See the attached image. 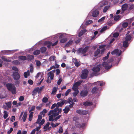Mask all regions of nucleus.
Masks as SVG:
<instances>
[{"label": "nucleus", "instance_id": "obj_1", "mask_svg": "<svg viewBox=\"0 0 134 134\" xmlns=\"http://www.w3.org/2000/svg\"><path fill=\"white\" fill-rule=\"evenodd\" d=\"M61 102H59L57 103V106L53 110H51L48 113V116L52 114L54 117L58 116L59 114L60 113L62 112V109H59V107H62L65 103V101H66L64 99H62Z\"/></svg>", "mask_w": 134, "mask_h": 134}, {"label": "nucleus", "instance_id": "obj_2", "mask_svg": "<svg viewBox=\"0 0 134 134\" xmlns=\"http://www.w3.org/2000/svg\"><path fill=\"white\" fill-rule=\"evenodd\" d=\"M6 86L8 90L11 92L12 94H15L16 93V88L13 85L8 83L7 84Z\"/></svg>", "mask_w": 134, "mask_h": 134}, {"label": "nucleus", "instance_id": "obj_3", "mask_svg": "<svg viewBox=\"0 0 134 134\" xmlns=\"http://www.w3.org/2000/svg\"><path fill=\"white\" fill-rule=\"evenodd\" d=\"M88 73V71L87 70H84L82 71V73L80 76L81 78L82 79H86L87 77Z\"/></svg>", "mask_w": 134, "mask_h": 134}, {"label": "nucleus", "instance_id": "obj_4", "mask_svg": "<svg viewBox=\"0 0 134 134\" xmlns=\"http://www.w3.org/2000/svg\"><path fill=\"white\" fill-rule=\"evenodd\" d=\"M89 48V47L86 46L83 49L81 48H80L77 50V53L78 54L81 53L82 54H85L87 52Z\"/></svg>", "mask_w": 134, "mask_h": 134}, {"label": "nucleus", "instance_id": "obj_5", "mask_svg": "<svg viewBox=\"0 0 134 134\" xmlns=\"http://www.w3.org/2000/svg\"><path fill=\"white\" fill-rule=\"evenodd\" d=\"M76 113L81 115H85L88 113L87 110L79 109L76 111Z\"/></svg>", "mask_w": 134, "mask_h": 134}, {"label": "nucleus", "instance_id": "obj_6", "mask_svg": "<svg viewBox=\"0 0 134 134\" xmlns=\"http://www.w3.org/2000/svg\"><path fill=\"white\" fill-rule=\"evenodd\" d=\"M12 76L14 80H19L20 78V75L18 72H14Z\"/></svg>", "mask_w": 134, "mask_h": 134}, {"label": "nucleus", "instance_id": "obj_7", "mask_svg": "<svg viewBox=\"0 0 134 134\" xmlns=\"http://www.w3.org/2000/svg\"><path fill=\"white\" fill-rule=\"evenodd\" d=\"M111 54L113 55L116 54L118 56H120L121 54V51H120V52L119 53V50L118 49H114L113 51L111 52Z\"/></svg>", "mask_w": 134, "mask_h": 134}, {"label": "nucleus", "instance_id": "obj_8", "mask_svg": "<svg viewBox=\"0 0 134 134\" xmlns=\"http://www.w3.org/2000/svg\"><path fill=\"white\" fill-rule=\"evenodd\" d=\"M88 91L87 90H82L80 93V95L82 97H85L88 94Z\"/></svg>", "mask_w": 134, "mask_h": 134}, {"label": "nucleus", "instance_id": "obj_9", "mask_svg": "<svg viewBox=\"0 0 134 134\" xmlns=\"http://www.w3.org/2000/svg\"><path fill=\"white\" fill-rule=\"evenodd\" d=\"M102 65L106 69H109L112 66L111 65H109L108 63L105 62L103 63Z\"/></svg>", "mask_w": 134, "mask_h": 134}, {"label": "nucleus", "instance_id": "obj_10", "mask_svg": "<svg viewBox=\"0 0 134 134\" xmlns=\"http://www.w3.org/2000/svg\"><path fill=\"white\" fill-rule=\"evenodd\" d=\"M93 103L92 102L86 101L83 103V104L85 106L87 107L93 105Z\"/></svg>", "mask_w": 134, "mask_h": 134}, {"label": "nucleus", "instance_id": "obj_11", "mask_svg": "<svg viewBox=\"0 0 134 134\" xmlns=\"http://www.w3.org/2000/svg\"><path fill=\"white\" fill-rule=\"evenodd\" d=\"M92 70L95 73H97L99 72L100 70V68L97 66H94L93 67L92 69Z\"/></svg>", "mask_w": 134, "mask_h": 134}, {"label": "nucleus", "instance_id": "obj_12", "mask_svg": "<svg viewBox=\"0 0 134 134\" xmlns=\"http://www.w3.org/2000/svg\"><path fill=\"white\" fill-rule=\"evenodd\" d=\"M85 124L84 123H83L81 124L77 122L76 124V127L79 128H83L85 126Z\"/></svg>", "mask_w": 134, "mask_h": 134}, {"label": "nucleus", "instance_id": "obj_13", "mask_svg": "<svg viewBox=\"0 0 134 134\" xmlns=\"http://www.w3.org/2000/svg\"><path fill=\"white\" fill-rule=\"evenodd\" d=\"M125 35L126 37L125 38V40L127 41L128 42L129 41H130L132 38L131 36L130 35H129L128 33H127V34H126Z\"/></svg>", "mask_w": 134, "mask_h": 134}, {"label": "nucleus", "instance_id": "obj_14", "mask_svg": "<svg viewBox=\"0 0 134 134\" xmlns=\"http://www.w3.org/2000/svg\"><path fill=\"white\" fill-rule=\"evenodd\" d=\"M39 90V87H37L36 88H35L32 92V95L33 96H35L36 95L38 92V90Z\"/></svg>", "mask_w": 134, "mask_h": 134}, {"label": "nucleus", "instance_id": "obj_15", "mask_svg": "<svg viewBox=\"0 0 134 134\" xmlns=\"http://www.w3.org/2000/svg\"><path fill=\"white\" fill-rule=\"evenodd\" d=\"M99 13V12L97 10H95L92 12V15L93 17H96L98 16Z\"/></svg>", "mask_w": 134, "mask_h": 134}, {"label": "nucleus", "instance_id": "obj_16", "mask_svg": "<svg viewBox=\"0 0 134 134\" xmlns=\"http://www.w3.org/2000/svg\"><path fill=\"white\" fill-rule=\"evenodd\" d=\"M98 89L97 87H94L92 89L91 92L93 94L96 93L98 92Z\"/></svg>", "mask_w": 134, "mask_h": 134}, {"label": "nucleus", "instance_id": "obj_17", "mask_svg": "<svg viewBox=\"0 0 134 134\" xmlns=\"http://www.w3.org/2000/svg\"><path fill=\"white\" fill-rule=\"evenodd\" d=\"M100 52V50L99 49H97L94 52V57H97Z\"/></svg>", "mask_w": 134, "mask_h": 134}, {"label": "nucleus", "instance_id": "obj_18", "mask_svg": "<svg viewBox=\"0 0 134 134\" xmlns=\"http://www.w3.org/2000/svg\"><path fill=\"white\" fill-rule=\"evenodd\" d=\"M34 58V56L33 55H29L27 56V60L29 61H31Z\"/></svg>", "mask_w": 134, "mask_h": 134}, {"label": "nucleus", "instance_id": "obj_19", "mask_svg": "<svg viewBox=\"0 0 134 134\" xmlns=\"http://www.w3.org/2000/svg\"><path fill=\"white\" fill-rule=\"evenodd\" d=\"M128 7V5L127 4H125L122 5V9L123 11H124L126 10Z\"/></svg>", "mask_w": 134, "mask_h": 134}, {"label": "nucleus", "instance_id": "obj_20", "mask_svg": "<svg viewBox=\"0 0 134 134\" xmlns=\"http://www.w3.org/2000/svg\"><path fill=\"white\" fill-rule=\"evenodd\" d=\"M47 110L46 109H44L40 113V114L42 116H42L43 117L45 116V114L47 112Z\"/></svg>", "mask_w": 134, "mask_h": 134}, {"label": "nucleus", "instance_id": "obj_21", "mask_svg": "<svg viewBox=\"0 0 134 134\" xmlns=\"http://www.w3.org/2000/svg\"><path fill=\"white\" fill-rule=\"evenodd\" d=\"M129 43H128V41L125 40L123 42V46L124 47H127L129 44Z\"/></svg>", "mask_w": 134, "mask_h": 134}, {"label": "nucleus", "instance_id": "obj_22", "mask_svg": "<svg viewBox=\"0 0 134 134\" xmlns=\"http://www.w3.org/2000/svg\"><path fill=\"white\" fill-rule=\"evenodd\" d=\"M86 31V29L83 30H81L79 33V37H80L81 36L83 35Z\"/></svg>", "mask_w": 134, "mask_h": 134}, {"label": "nucleus", "instance_id": "obj_23", "mask_svg": "<svg viewBox=\"0 0 134 134\" xmlns=\"http://www.w3.org/2000/svg\"><path fill=\"white\" fill-rule=\"evenodd\" d=\"M30 74V71L29 70H27L26 72H24V77L26 78L27 77L29 76Z\"/></svg>", "mask_w": 134, "mask_h": 134}, {"label": "nucleus", "instance_id": "obj_24", "mask_svg": "<svg viewBox=\"0 0 134 134\" xmlns=\"http://www.w3.org/2000/svg\"><path fill=\"white\" fill-rule=\"evenodd\" d=\"M18 58L19 59L21 60H27V57L23 55H21L19 56L18 57Z\"/></svg>", "mask_w": 134, "mask_h": 134}, {"label": "nucleus", "instance_id": "obj_25", "mask_svg": "<svg viewBox=\"0 0 134 134\" xmlns=\"http://www.w3.org/2000/svg\"><path fill=\"white\" fill-rule=\"evenodd\" d=\"M63 111H64V113L65 114H66L70 110V108L69 107L67 106H66L65 108L63 109Z\"/></svg>", "mask_w": 134, "mask_h": 134}, {"label": "nucleus", "instance_id": "obj_26", "mask_svg": "<svg viewBox=\"0 0 134 134\" xmlns=\"http://www.w3.org/2000/svg\"><path fill=\"white\" fill-rule=\"evenodd\" d=\"M29 120L30 121H31L32 120V119L33 117V115L34 114L33 112H31L29 113Z\"/></svg>", "mask_w": 134, "mask_h": 134}, {"label": "nucleus", "instance_id": "obj_27", "mask_svg": "<svg viewBox=\"0 0 134 134\" xmlns=\"http://www.w3.org/2000/svg\"><path fill=\"white\" fill-rule=\"evenodd\" d=\"M27 117V112L25 111L24 113L22 118L23 119V121L25 122L26 119Z\"/></svg>", "mask_w": 134, "mask_h": 134}, {"label": "nucleus", "instance_id": "obj_28", "mask_svg": "<svg viewBox=\"0 0 134 134\" xmlns=\"http://www.w3.org/2000/svg\"><path fill=\"white\" fill-rule=\"evenodd\" d=\"M73 41L71 40H70L69 41L65 44V46L66 47H68L69 45L72 44Z\"/></svg>", "mask_w": 134, "mask_h": 134}, {"label": "nucleus", "instance_id": "obj_29", "mask_svg": "<svg viewBox=\"0 0 134 134\" xmlns=\"http://www.w3.org/2000/svg\"><path fill=\"white\" fill-rule=\"evenodd\" d=\"M57 90V88L56 87H53L52 91L51 92V94L53 95L55 94L56 93Z\"/></svg>", "mask_w": 134, "mask_h": 134}, {"label": "nucleus", "instance_id": "obj_30", "mask_svg": "<svg viewBox=\"0 0 134 134\" xmlns=\"http://www.w3.org/2000/svg\"><path fill=\"white\" fill-rule=\"evenodd\" d=\"M82 82V81L79 80L75 82L74 85L78 87L80 85Z\"/></svg>", "mask_w": 134, "mask_h": 134}, {"label": "nucleus", "instance_id": "obj_31", "mask_svg": "<svg viewBox=\"0 0 134 134\" xmlns=\"http://www.w3.org/2000/svg\"><path fill=\"white\" fill-rule=\"evenodd\" d=\"M47 50V48L44 47H41L40 48V50L42 53L45 52Z\"/></svg>", "mask_w": 134, "mask_h": 134}, {"label": "nucleus", "instance_id": "obj_32", "mask_svg": "<svg viewBox=\"0 0 134 134\" xmlns=\"http://www.w3.org/2000/svg\"><path fill=\"white\" fill-rule=\"evenodd\" d=\"M49 77L50 76V79L51 80H53V79L54 74L53 73H51V72H49L48 74Z\"/></svg>", "mask_w": 134, "mask_h": 134}, {"label": "nucleus", "instance_id": "obj_33", "mask_svg": "<svg viewBox=\"0 0 134 134\" xmlns=\"http://www.w3.org/2000/svg\"><path fill=\"white\" fill-rule=\"evenodd\" d=\"M40 52V50H37L33 52V54L35 55H37L39 54Z\"/></svg>", "mask_w": 134, "mask_h": 134}, {"label": "nucleus", "instance_id": "obj_34", "mask_svg": "<svg viewBox=\"0 0 134 134\" xmlns=\"http://www.w3.org/2000/svg\"><path fill=\"white\" fill-rule=\"evenodd\" d=\"M67 41L66 38L61 39L60 40V42L61 43H64L66 42Z\"/></svg>", "mask_w": 134, "mask_h": 134}, {"label": "nucleus", "instance_id": "obj_35", "mask_svg": "<svg viewBox=\"0 0 134 134\" xmlns=\"http://www.w3.org/2000/svg\"><path fill=\"white\" fill-rule=\"evenodd\" d=\"M46 43L48 45L47 47L49 48L51 47V46H52V42L50 41H47L46 42Z\"/></svg>", "mask_w": 134, "mask_h": 134}, {"label": "nucleus", "instance_id": "obj_36", "mask_svg": "<svg viewBox=\"0 0 134 134\" xmlns=\"http://www.w3.org/2000/svg\"><path fill=\"white\" fill-rule=\"evenodd\" d=\"M110 6L109 5H107L105 6L103 10V12L105 13L106 12L108 9L109 8Z\"/></svg>", "mask_w": 134, "mask_h": 134}, {"label": "nucleus", "instance_id": "obj_37", "mask_svg": "<svg viewBox=\"0 0 134 134\" xmlns=\"http://www.w3.org/2000/svg\"><path fill=\"white\" fill-rule=\"evenodd\" d=\"M55 56H52L50 57L49 60L50 62L53 61L55 60Z\"/></svg>", "mask_w": 134, "mask_h": 134}, {"label": "nucleus", "instance_id": "obj_38", "mask_svg": "<svg viewBox=\"0 0 134 134\" xmlns=\"http://www.w3.org/2000/svg\"><path fill=\"white\" fill-rule=\"evenodd\" d=\"M78 87L77 86H76L74 85L73 87L72 88V89L74 91H79L78 90Z\"/></svg>", "mask_w": 134, "mask_h": 134}, {"label": "nucleus", "instance_id": "obj_39", "mask_svg": "<svg viewBox=\"0 0 134 134\" xmlns=\"http://www.w3.org/2000/svg\"><path fill=\"white\" fill-rule=\"evenodd\" d=\"M4 114L3 115V118L4 119H6L8 117V115L7 113V111L5 110L4 111Z\"/></svg>", "mask_w": 134, "mask_h": 134}, {"label": "nucleus", "instance_id": "obj_40", "mask_svg": "<svg viewBox=\"0 0 134 134\" xmlns=\"http://www.w3.org/2000/svg\"><path fill=\"white\" fill-rule=\"evenodd\" d=\"M120 16L119 15H118L115 16L114 18V20L115 21H117L120 19Z\"/></svg>", "mask_w": 134, "mask_h": 134}, {"label": "nucleus", "instance_id": "obj_41", "mask_svg": "<svg viewBox=\"0 0 134 134\" xmlns=\"http://www.w3.org/2000/svg\"><path fill=\"white\" fill-rule=\"evenodd\" d=\"M5 104L9 108H10L11 106V102H6Z\"/></svg>", "mask_w": 134, "mask_h": 134}, {"label": "nucleus", "instance_id": "obj_42", "mask_svg": "<svg viewBox=\"0 0 134 134\" xmlns=\"http://www.w3.org/2000/svg\"><path fill=\"white\" fill-rule=\"evenodd\" d=\"M12 69L13 70L15 71V72H18L19 71V69L18 68L15 66H13L12 67Z\"/></svg>", "mask_w": 134, "mask_h": 134}, {"label": "nucleus", "instance_id": "obj_43", "mask_svg": "<svg viewBox=\"0 0 134 134\" xmlns=\"http://www.w3.org/2000/svg\"><path fill=\"white\" fill-rule=\"evenodd\" d=\"M107 26L103 27L100 31V32L101 33H102L103 32L105 31L106 29H107Z\"/></svg>", "mask_w": 134, "mask_h": 134}, {"label": "nucleus", "instance_id": "obj_44", "mask_svg": "<svg viewBox=\"0 0 134 134\" xmlns=\"http://www.w3.org/2000/svg\"><path fill=\"white\" fill-rule=\"evenodd\" d=\"M74 64L77 67H78L80 65V63L77 62V60H75L74 61Z\"/></svg>", "mask_w": 134, "mask_h": 134}, {"label": "nucleus", "instance_id": "obj_45", "mask_svg": "<svg viewBox=\"0 0 134 134\" xmlns=\"http://www.w3.org/2000/svg\"><path fill=\"white\" fill-rule=\"evenodd\" d=\"M128 25V23L127 22H125L123 23L122 24V26L124 28H126Z\"/></svg>", "mask_w": 134, "mask_h": 134}, {"label": "nucleus", "instance_id": "obj_46", "mask_svg": "<svg viewBox=\"0 0 134 134\" xmlns=\"http://www.w3.org/2000/svg\"><path fill=\"white\" fill-rule=\"evenodd\" d=\"M50 123L49 122H47L46 125L44 126L43 127V129H47L49 126Z\"/></svg>", "mask_w": 134, "mask_h": 134}, {"label": "nucleus", "instance_id": "obj_47", "mask_svg": "<svg viewBox=\"0 0 134 134\" xmlns=\"http://www.w3.org/2000/svg\"><path fill=\"white\" fill-rule=\"evenodd\" d=\"M35 106H32L30 110L29 111V113L32 112V111H34L35 109Z\"/></svg>", "mask_w": 134, "mask_h": 134}, {"label": "nucleus", "instance_id": "obj_48", "mask_svg": "<svg viewBox=\"0 0 134 134\" xmlns=\"http://www.w3.org/2000/svg\"><path fill=\"white\" fill-rule=\"evenodd\" d=\"M48 100V99L46 97H44L42 100L43 102L44 103H46Z\"/></svg>", "mask_w": 134, "mask_h": 134}, {"label": "nucleus", "instance_id": "obj_49", "mask_svg": "<svg viewBox=\"0 0 134 134\" xmlns=\"http://www.w3.org/2000/svg\"><path fill=\"white\" fill-rule=\"evenodd\" d=\"M53 116H53V115H51L50 116H49V121H54L53 119Z\"/></svg>", "mask_w": 134, "mask_h": 134}, {"label": "nucleus", "instance_id": "obj_50", "mask_svg": "<svg viewBox=\"0 0 134 134\" xmlns=\"http://www.w3.org/2000/svg\"><path fill=\"white\" fill-rule=\"evenodd\" d=\"M99 83L98 84H99L100 86H102L103 85H104L105 84V83L104 82H103L102 81H99Z\"/></svg>", "mask_w": 134, "mask_h": 134}, {"label": "nucleus", "instance_id": "obj_51", "mask_svg": "<svg viewBox=\"0 0 134 134\" xmlns=\"http://www.w3.org/2000/svg\"><path fill=\"white\" fill-rule=\"evenodd\" d=\"M119 35V34L118 32H116L114 34L113 36L114 37L117 38L118 37Z\"/></svg>", "mask_w": 134, "mask_h": 134}, {"label": "nucleus", "instance_id": "obj_52", "mask_svg": "<svg viewBox=\"0 0 134 134\" xmlns=\"http://www.w3.org/2000/svg\"><path fill=\"white\" fill-rule=\"evenodd\" d=\"M71 91V90L70 89H68L65 92V95L66 96H67L69 93Z\"/></svg>", "mask_w": 134, "mask_h": 134}, {"label": "nucleus", "instance_id": "obj_53", "mask_svg": "<svg viewBox=\"0 0 134 134\" xmlns=\"http://www.w3.org/2000/svg\"><path fill=\"white\" fill-rule=\"evenodd\" d=\"M72 101L73 100L71 98H68V102L70 104L72 102Z\"/></svg>", "mask_w": 134, "mask_h": 134}, {"label": "nucleus", "instance_id": "obj_54", "mask_svg": "<svg viewBox=\"0 0 134 134\" xmlns=\"http://www.w3.org/2000/svg\"><path fill=\"white\" fill-rule=\"evenodd\" d=\"M36 65L38 66H40L41 65V63L38 60H36Z\"/></svg>", "mask_w": 134, "mask_h": 134}, {"label": "nucleus", "instance_id": "obj_55", "mask_svg": "<svg viewBox=\"0 0 134 134\" xmlns=\"http://www.w3.org/2000/svg\"><path fill=\"white\" fill-rule=\"evenodd\" d=\"M13 63L16 65H19L20 64V62L18 60H15L13 61Z\"/></svg>", "mask_w": 134, "mask_h": 134}, {"label": "nucleus", "instance_id": "obj_56", "mask_svg": "<svg viewBox=\"0 0 134 134\" xmlns=\"http://www.w3.org/2000/svg\"><path fill=\"white\" fill-rule=\"evenodd\" d=\"M93 22L92 20H89L87 21L85 23L86 25H88Z\"/></svg>", "mask_w": 134, "mask_h": 134}, {"label": "nucleus", "instance_id": "obj_57", "mask_svg": "<svg viewBox=\"0 0 134 134\" xmlns=\"http://www.w3.org/2000/svg\"><path fill=\"white\" fill-rule=\"evenodd\" d=\"M30 71L32 73L33 71V67L32 65V64H31L30 65Z\"/></svg>", "mask_w": 134, "mask_h": 134}, {"label": "nucleus", "instance_id": "obj_58", "mask_svg": "<svg viewBox=\"0 0 134 134\" xmlns=\"http://www.w3.org/2000/svg\"><path fill=\"white\" fill-rule=\"evenodd\" d=\"M105 18V16H104V17H102V18H100V19H99V20H98V22L99 23H100V22H102L104 20Z\"/></svg>", "mask_w": 134, "mask_h": 134}, {"label": "nucleus", "instance_id": "obj_59", "mask_svg": "<svg viewBox=\"0 0 134 134\" xmlns=\"http://www.w3.org/2000/svg\"><path fill=\"white\" fill-rule=\"evenodd\" d=\"M2 59L4 61H6V62H9L10 61L8 59L5 58L4 57H2Z\"/></svg>", "mask_w": 134, "mask_h": 134}, {"label": "nucleus", "instance_id": "obj_60", "mask_svg": "<svg viewBox=\"0 0 134 134\" xmlns=\"http://www.w3.org/2000/svg\"><path fill=\"white\" fill-rule=\"evenodd\" d=\"M79 92V91H75V92L73 93V94L74 96L76 97L78 93Z\"/></svg>", "mask_w": 134, "mask_h": 134}, {"label": "nucleus", "instance_id": "obj_61", "mask_svg": "<svg viewBox=\"0 0 134 134\" xmlns=\"http://www.w3.org/2000/svg\"><path fill=\"white\" fill-rule=\"evenodd\" d=\"M28 83L30 85H32L33 84V81L31 79L29 80L28 81Z\"/></svg>", "mask_w": 134, "mask_h": 134}, {"label": "nucleus", "instance_id": "obj_62", "mask_svg": "<svg viewBox=\"0 0 134 134\" xmlns=\"http://www.w3.org/2000/svg\"><path fill=\"white\" fill-rule=\"evenodd\" d=\"M61 115H59L56 118H55L54 119H53L54 120H55V121H57V120L58 119H59L61 117Z\"/></svg>", "mask_w": 134, "mask_h": 134}, {"label": "nucleus", "instance_id": "obj_63", "mask_svg": "<svg viewBox=\"0 0 134 134\" xmlns=\"http://www.w3.org/2000/svg\"><path fill=\"white\" fill-rule=\"evenodd\" d=\"M13 129L12 128H10V130L7 131V133L9 134L13 131Z\"/></svg>", "mask_w": 134, "mask_h": 134}, {"label": "nucleus", "instance_id": "obj_64", "mask_svg": "<svg viewBox=\"0 0 134 134\" xmlns=\"http://www.w3.org/2000/svg\"><path fill=\"white\" fill-rule=\"evenodd\" d=\"M62 81V79H59L57 81V84L58 85H60Z\"/></svg>", "mask_w": 134, "mask_h": 134}]
</instances>
